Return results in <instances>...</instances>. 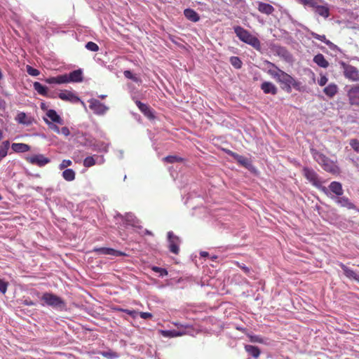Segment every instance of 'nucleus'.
Masks as SVG:
<instances>
[{
  "mask_svg": "<svg viewBox=\"0 0 359 359\" xmlns=\"http://www.w3.org/2000/svg\"><path fill=\"white\" fill-rule=\"evenodd\" d=\"M267 73L280 84L283 90L287 93L291 92L292 87L297 89L300 85L299 81H296L292 76L281 69L273 70L269 69Z\"/></svg>",
  "mask_w": 359,
  "mask_h": 359,
  "instance_id": "1",
  "label": "nucleus"
},
{
  "mask_svg": "<svg viewBox=\"0 0 359 359\" xmlns=\"http://www.w3.org/2000/svg\"><path fill=\"white\" fill-rule=\"evenodd\" d=\"M311 154L315 161L323 168V169L331 174L337 175L340 172L339 168L337 163L330 159L324 154L316 149H311Z\"/></svg>",
  "mask_w": 359,
  "mask_h": 359,
  "instance_id": "2",
  "label": "nucleus"
},
{
  "mask_svg": "<svg viewBox=\"0 0 359 359\" xmlns=\"http://www.w3.org/2000/svg\"><path fill=\"white\" fill-rule=\"evenodd\" d=\"M233 30L236 36L243 42L250 45L256 50H260L261 44L259 40L255 36L252 35L248 30L241 26H236Z\"/></svg>",
  "mask_w": 359,
  "mask_h": 359,
  "instance_id": "3",
  "label": "nucleus"
},
{
  "mask_svg": "<svg viewBox=\"0 0 359 359\" xmlns=\"http://www.w3.org/2000/svg\"><path fill=\"white\" fill-rule=\"evenodd\" d=\"M303 174L304 177L309 180L314 187L318 188L325 194H328V189L326 187L322 186L320 177L316 172L309 168H304Z\"/></svg>",
  "mask_w": 359,
  "mask_h": 359,
  "instance_id": "4",
  "label": "nucleus"
},
{
  "mask_svg": "<svg viewBox=\"0 0 359 359\" xmlns=\"http://www.w3.org/2000/svg\"><path fill=\"white\" fill-rule=\"evenodd\" d=\"M340 65L346 79L353 81H359V71L356 67L344 62H340Z\"/></svg>",
  "mask_w": 359,
  "mask_h": 359,
  "instance_id": "5",
  "label": "nucleus"
},
{
  "mask_svg": "<svg viewBox=\"0 0 359 359\" xmlns=\"http://www.w3.org/2000/svg\"><path fill=\"white\" fill-rule=\"evenodd\" d=\"M41 299L46 303V304L53 307L65 305L64 301L60 297L53 293L45 292L42 295Z\"/></svg>",
  "mask_w": 359,
  "mask_h": 359,
  "instance_id": "6",
  "label": "nucleus"
},
{
  "mask_svg": "<svg viewBox=\"0 0 359 359\" xmlns=\"http://www.w3.org/2000/svg\"><path fill=\"white\" fill-rule=\"evenodd\" d=\"M332 200L334 201L341 207L346 208L348 210H357L356 206L346 196H335L330 194L328 190V194H325Z\"/></svg>",
  "mask_w": 359,
  "mask_h": 359,
  "instance_id": "7",
  "label": "nucleus"
},
{
  "mask_svg": "<svg viewBox=\"0 0 359 359\" xmlns=\"http://www.w3.org/2000/svg\"><path fill=\"white\" fill-rule=\"evenodd\" d=\"M88 102L89 108L97 115L102 116L109 110L108 107L96 99H90Z\"/></svg>",
  "mask_w": 359,
  "mask_h": 359,
  "instance_id": "8",
  "label": "nucleus"
},
{
  "mask_svg": "<svg viewBox=\"0 0 359 359\" xmlns=\"http://www.w3.org/2000/svg\"><path fill=\"white\" fill-rule=\"evenodd\" d=\"M168 241L170 251L174 254H178L180 243V238L175 236L172 231H169L168 233Z\"/></svg>",
  "mask_w": 359,
  "mask_h": 359,
  "instance_id": "9",
  "label": "nucleus"
},
{
  "mask_svg": "<svg viewBox=\"0 0 359 359\" xmlns=\"http://www.w3.org/2000/svg\"><path fill=\"white\" fill-rule=\"evenodd\" d=\"M348 101L351 105H359V85H354L347 92Z\"/></svg>",
  "mask_w": 359,
  "mask_h": 359,
  "instance_id": "10",
  "label": "nucleus"
},
{
  "mask_svg": "<svg viewBox=\"0 0 359 359\" xmlns=\"http://www.w3.org/2000/svg\"><path fill=\"white\" fill-rule=\"evenodd\" d=\"M309 33L314 39L325 43L332 50L341 51L340 48L337 45L334 44L332 41L326 39L325 35H320L313 31H309Z\"/></svg>",
  "mask_w": 359,
  "mask_h": 359,
  "instance_id": "11",
  "label": "nucleus"
},
{
  "mask_svg": "<svg viewBox=\"0 0 359 359\" xmlns=\"http://www.w3.org/2000/svg\"><path fill=\"white\" fill-rule=\"evenodd\" d=\"M27 161L34 165L42 167L50 162V159L42 154L34 155L27 158Z\"/></svg>",
  "mask_w": 359,
  "mask_h": 359,
  "instance_id": "12",
  "label": "nucleus"
},
{
  "mask_svg": "<svg viewBox=\"0 0 359 359\" xmlns=\"http://www.w3.org/2000/svg\"><path fill=\"white\" fill-rule=\"evenodd\" d=\"M94 251L98 252L100 255H110V256H113V257H119V256L126 255V254L121 251H118V250H114L113 248H95L94 250Z\"/></svg>",
  "mask_w": 359,
  "mask_h": 359,
  "instance_id": "13",
  "label": "nucleus"
},
{
  "mask_svg": "<svg viewBox=\"0 0 359 359\" xmlns=\"http://www.w3.org/2000/svg\"><path fill=\"white\" fill-rule=\"evenodd\" d=\"M327 189L330 191L331 194L334 195L337 197L341 196L344 194L342 184L339 182H332Z\"/></svg>",
  "mask_w": 359,
  "mask_h": 359,
  "instance_id": "14",
  "label": "nucleus"
},
{
  "mask_svg": "<svg viewBox=\"0 0 359 359\" xmlns=\"http://www.w3.org/2000/svg\"><path fill=\"white\" fill-rule=\"evenodd\" d=\"M118 217H121L123 219L128 225H130L134 228L140 229L141 226L139 224L140 222L136 218V217L132 213H127L125 216H122L121 215H118Z\"/></svg>",
  "mask_w": 359,
  "mask_h": 359,
  "instance_id": "15",
  "label": "nucleus"
},
{
  "mask_svg": "<svg viewBox=\"0 0 359 359\" xmlns=\"http://www.w3.org/2000/svg\"><path fill=\"white\" fill-rule=\"evenodd\" d=\"M260 88L265 94L276 95L278 93L277 87L270 81L263 82Z\"/></svg>",
  "mask_w": 359,
  "mask_h": 359,
  "instance_id": "16",
  "label": "nucleus"
},
{
  "mask_svg": "<svg viewBox=\"0 0 359 359\" xmlns=\"http://www.w3.org/2000/svg\"><path fill=\"white\" fill-rule=\"evenodd\" d=\"M67 83L81 82L83 81L82 71L81 69L74 70L67 74Z\"/></svg>",
  "mask_w": 359,
  "mask_h": 359,
  "instance_id": "17",
  "label": "nucleus"
},
{
  "mask_svg": "<svg viewBox=\"0 0 359 359\" xmlns=\"http://www.w3.org/2000/svg\"><path fill=\"white\" fill-rule=\"evenodd\" d=\"M15 119L18 123L25 126H30L33 122V118L24 112L18 113Z\"/></svg>",
  "mask_w": 359,
  "mask_h": 359,
  "instance_id": "18",
  "label": "nucleus"
},
{
  "mask_svg": "<svg viewBox=\"0 0 359 359\" xmlns=\"http://www.w3.org/2000/svg\"><path fill=\"white\" fill-rule=\"evenodd\" d=\"M258 11L266 15H271L275 11L274 8L269 4L258 2Z\"/></svg>",
  "mask_w": 359,
  "mask_h": 359,
  "instance_id": "19",
  "label": "nucleus"
},
{
  "mask_svg": "<svg viewBox=\"0 0 359 359\" xmlns=\"http://www.w3.org/2000/svg\"><path fill=\"white\" fill-rule=\"evenodd\" d=\"M184 15L189 20L194 22H196L200 20L198 14L191 8H186L184 11Z\"/></svg>",
  "mask_w": 359,
  "mask_h": 359,
  "instance_id": "20",
  "label": "nucleus"
},
{
  "mask_svg": "<svg viewBox=\"0 0 359 359\" xmlns=\"http://www.w3.org/2000/svg\"><path fill=\"white\" fill-rule=\"evenodd\" d=\"M135 104L139 108V109L141 111V112H142L146 116L149 118H151L154 116L150 107L147 104H144L139 100H136Z\"/></svg>",
  "mask_w": 359,
  "mask_h": 359,
  "instance_id": "21",
  "label": "nucleus"
},
{
  "mask_svg": "<svg viewBox=\"0 0 359 359\" xmlns=\"http://www.w3.org/2000/svg\"><path fill=\"white\" fill-rule=\"evenodd\" d=\"M47 116L52 121V123H57L60 125H63L64 121L62 118L57 114L53 109H49L46 112Z\"/></svg>",
  "mask_w": 359,
  "mask_h": 359,
  "instance_id": "22",
  "label": "nucleus"
},
{
  "mask_svg": "<svg viewBox=\"0 0 359 359\" xmlns=\"http://www.w3.org/2000/svg\"><path fill=\"white\" fill-rule=\"evenodd\" d=\"M45 81L50 84L57 83H67V74L60 75L57 77H50L45 80Z\"/></svg>",
  "mask_w": 359,
  "mask_h": 359,
  "instance_id": "23",
  "label": "nucleus"
},
{
  "mask_svg": "<svg viewBox=\"0 0 359 359\" xmlns=\"http://www.w3.org/2000/svg\"><path fill=\"white\" fill-rule=\"evenodd\" d=\"M59 97L62 100L71 101L72 102H77L80 99L71 92H62L59 94Z\"/></svg>",
  "mask_w": 359,
  "mask_h": 359,
  "instance_id": "24",
  "label": "nucleus"
},
{
  "mask_svg": "<svg viewBox=\"0 0 359 359\" xmlns=\"http://www.w3.org/2000/svg\"><path fill=\"white\" fill-rule=\"evenodd\" d=\"M324 93L329 97H333L338 92V86L335 83H330L323 89Z\"/></svg>",
  "mask_w": 359,
  "mask_h": 359,
  "instance_id": "25",
  "label": "nucleus"
},
{
  "mask_svg": "<svg viewBox=\"0 0 359 359\" xmlns=\"http://www.w3.org/2000/svg\"><path fill=\"white\" fill-rule=\"evenodd\" d=\"M91 148L93 151L99 152H107L108 144L104 142L96 141L91 144Z\"/></svg>",
  "mask_w": 359,
  "mask_h": 359,
  "instance_id": "26",
  "label": "nucleus"
},
{
  "mask_svg": "<svg viewBox=\"0 0 359 359\" xmlns=\"http://www.w3.org/2000/svg\"><path fill=\"white\" fill-rule=\"evenodd\" d=\"M313 62L323 68H327L329 66V62L321 53L317 54L314 56Z\"/></svg>",
  "mask_w": 359,
  "mask_h": 359,
  "instance_id": "27",
  "label": "nucleus"
},
{
  "mask_svg": "<svg viewBox=\"0 0 359 359\" xmlns=\"http://www.w3.org/2000/svg\"><path fill=\"white\" fill-rule=\"evenodd\" d=\"M245 350L249 355L255 358H258L261 353V351L257 346L252 345H245Z\"/></svg>",
  "mask_w": 359,
  "mask_h": 359,
  "instance_id": "28",
  "label": "nucleus"
},
{
  "mask_svg": "<svg viewBox=\"0 0 359 359\" xmlns=\"http://www.w3.org/2000/svg\"><path fill=\"white\" fill-rule=\"evenodd\" d=\"M12 149L15 152H26L30 149V147L24 143H13L11 145Z\"/></svg>",
  "mask_w": 359,
  "mask_h": 359,
  "instance_id": "29",
  "label": "nucleus"
},
{
  "mask_svg": "<svg viewBox=\"0 0 359 359\" xmlns=\"http://www.w3.org/2000/svg\"><path fill=\"white\" fill-rule=\"evenodd\" d=\"M313 8H315V12L318 15H319L325 18H326L329 16L328 8H327L324 6H316V4H315V6Z\"/></svg>",
  "mask_w": 359,
  "mask_h": 359,
  "instance_id": "30",
  "label": "nucleus"
},
{
  "mask_svg": "<svg viewBox=\"0 0 359 359\" xmlns=\"http://www.w3.org/2000/svg\"><path fill=\"white\" fill-rule=\"evenodd\" d=\"M229 154L241 165L246 166L248 164V159L247 158L232 151H229Z\"/></svg>",
  "mask_w": 359,
  "mask_h": 359,
  "instance_id": "31",
  "label": "nucleus"
},
{
  "mask_svg": "<svg viewBox=\"0 0 359 359\" xmlns=\"http://www.w3.org/2000/svg\"><path fill=\"white\" fill-rule=\"evenodd\" d=\"M63 178L68 181L71 182L75 179V172L72 169H66L62 172Z\"/></svg>",
  "mask_w": 359,
  "mask_h": 359,
  "instance_id": "32",
  "label": "nucleus"
},
{
  "mask_svg": "<svg viewBox=\"0 0 359 359\" xmlns=\"http://www.w3.org/2000/svg\"><path fill=\"white\" fill-rule=\"evenodd\" d=\"M34 88L37 93L41 95H46L48 88L47 87L43 86L39 82H34L33 84Z\"/></svg>",
  "mask_w": 359,
  "mask_h": 359,
  "instance_id": "33",
  "label": "nucleus"
},
{
  "mask_svg": "<svg viewBox=\"0 0 359 359\" xmlns=\"http://www.w3.org/2000/svg\"><path fill=\"white\" fill-rule=\"evenodd\" d=\"M10 147V142L8 140L2 142L0 145V157L4 158L6 156L8 153V149Z\"/></svg>",
  "mask_w": 359,
  "mask_h": 359,
  "instance_id": "34",
  "label": "nucleus"
},
{
  "mask_svg": "<svg viewBox=\"0 0 359 359\" xmlns=\"http://www.w3.org/2000/svg\"><path fill=\"white\" fill-rule=\"evenodd\" d=\"M229 62L231 65L236 69H241L243 65L242 61L238 57L232 56L229 59Z\"/></svg>",
  "mask_w": 359,
  "mask_h": 359,
  "instance_id": "35",
  "label": "nucleus"
},
{
  "mask_svg": "<svg viewBox=\"0 0 359 359\" xmlns=\"http://www.w3.org/2000/svg\"><path fill=\"white\" fill-rule=\"evenodd\" d=\"M95 156H88L83 160V166L86 168H90L96 164Z\"/></svg>",
  "mask_w": 359,
  "mask_h": 359,
  "instance_id": "36",
  "label": "nucleus"
},
{
  "mask_svg": "<svg viewBox=\"0 0 359 359\" xmlns=\"http://www.w3.org/2000/svg\"><path fill=\"white\" fill-rule=\"evenodd\" d=\"M344 275L350 278L353 279L358 283H359V275L356 273L355 271H344Z\"/></svg>",
  "mask_w": 359,
  "mask_h": 359,
  "instance_id": "37",
  "label": "nucleus"
},
{
  "mask_svg": "<svg viewBox=\"0 0 359 359\" xmlns=\"http://www.w3.org/2000/svg\"><path fill=\"white\" fill-rule=\"evenodd\" d=\"M163 161L168 163H174L176 162L182 161V158L177 156H168L163 158Z\"/></svg>",
  "mask_w": 359,
  "mask_h": 359,
  "instance_id": "38",
  "label": "nucleus"
},
{
  "mask_svg": "<svg viewBox=\"0 0 359 359\" xmlns=\"http://www.w3.org/2000/svg\"><path fill=\"white\" fill-rule=\"evenodd\" d=\"M248 337L250 339V341L252 343H259V344L264 343L263 338L259 335L248 334Z\"/></svg>",
  "mask_w": 359,
  "mask_h": 359,
  "instance_id": "39",
  "label": "nucleus"
},
{
  "mask_svg": "<svg viewBox=\"0 0 359 359\" xmlns=\"http://www.w3.org/2000/svg\"><path fill=\"white\" fill-rule=\"evenodd\" d=\"M349 144L351 148L358 154H359V140L357 139H351Z\"/></svg>",
  "mask_w": 359,
  "mask_h": 359,
  "instance_id": "40",
  "label": "nucleus"
},
{
  "mask_svg": "<svg viewBox=\"0 0 359 359\" xmlns=\"http://www.w3.org/2000/svg\"><path fill=\"white\" fill-rule=\"evenodd\" d=\"M44 121L48 124L50 129H51L52 130H53L54 132H55L57 134L60 133V129L59 128V127L57 125H55L54 123H52L51 121H48L47 118H44Z\"/></svg>",
  "mask_w": 359,
  "mask_h": 359,
  "instance_id": "41",
  "label": "nucleus"
},
{
  "mask_svg": "<svg viewBox=\"0 0 359 359\" xmlns=\"http://www.w3.org/2000/svg\"><path fill=\"white\" fill-rule=\"evenodd\" d=\"M8 282L0 278V292L5 294L7 291Z\"/></svg>",
  "mask_w": 359,
  "mask_h": 359,
  "instance_id": "42",
  "label": "nucleus"
},
{
  "mask_svg": "<svg viewBox=\"0 0 359 359\" xmlns=\"http://www.w3.org/2000/svg\"><path fill=\"white\" fill-rule=\"evenodd\" d=\"M86 48L90 50V51H93V52H96L99 50V47L98 46L93 42V41H89L86 44Z\"/></svg>",
  "mask_w": 359,
  "mask_h": 359,
  "instance_id": "43",
  "label": "nucleus"
},
{
  "mask_svg": "<svg viewBox=\"0 0 359 359\" xmlns=\"http://www.w3.org/2000/svg\"><path fill=\"white\" fill-rule=\"evenodd\" d=\"M27 72L29 75L33 76H36L40 74V72L38 69L29 65L27 67Z\"/></svg>",
  "mask_w": 359,
  "mask_h": 359,
  "instance_id": "44",
  "label": "nucleus"
},
{
  "mask_svg": "<svg viewBox=\"0 0 359 359\" xmlns=\"http://www.w3.org/2000/svg\"><path fill=\"white\" fill-rule=\"evenodd\" d=\"M264 64L266 66V68L268 69L267 71L269 69H272L273 70H278V69H280L275 64L268 61V60H265L264 62Z\"/></svg>",
  "mask_w": 359,
  "mask_h": 359,
  "instance_id": "45",
  "label": "nucleus"
},
{
  "mask_svg": "<svg viewBox=\"0 0 359 359\" xmlns=\"http://www.w3.org/2000/svg\"><path fill=\"white\" fill-rule=\"evenodd\" d=\"M124 76L129 79H131L134 81H137V79L133 74V73L129 70H126L123 72Z\"/></svg>",
  "mask_w": 359,
  "mask_h": 359,
  "instance_id": "46",
  "label": "nucleus"
},
{
  "mask_svg": "<svg viewBox=\"0 0 359 359\" xmlns=\"http://www.w3.org/2000/svg\"><path fill=\"white\" fill-rule=\"evenodd\" d=\"M120 310L126 313L127 314H128L129 316H130L133 318H135L138 314V312L135 310H129V309H120Z\"/></svg>",
  "mask_w": 359,
  "mask_h": 359,
  "instance_id": "47",
  "label": "nucleus"
},
{
  "mask_svg": "<svg viewBox=\"0 0 359 359\" xmlns=\"http://www.w3.org/2000/svg\"><path fill=\"white\" fill-rule=\"evenodd\" d=\"M72 165V161L70 160H63L62 163L60 165V169H64L68 166H70Z\"/></svg>",
  "mask_w": 359,
  "mask_h": 359,
  "instance_id": "48",
  "label": "nucleus"
},
{
  "mask_svg": "<svg viewBox=\"0 0 359 359\" xmlns=\"http://www.w3.org/2000/svg\"><path fill=\"white\" fill-rule=\"evenodd\" d=\"M299 1L304 5H309L311 7H314L316 4L313 0H299Z\"/></svg>",
  "mask_w": 359,
  "mask_h": 359,
  "instance_id": "49",
  "label": "nucleus"
},
{
  "mask_svg": "<svg viewBox=\"0 0 359 359\" xmlns=\"http://www.w3.org/2000/svg\"><path fill=\"white\" fill-rule=\"evenodd\" d=\"M328 81V79L325 76H321L318 83L320 86H325Z\"/></svg>",
  "mask_w": 359,
  "mask_h": 359,
  "instance_id": "50",
  "label": "nucleus"
},
{
  "mask_svg": "<svg viewBox=\"0 0 359 359\" xmlns=\"http://www.w3.org/2000/svg\"><path fill=\"white\" fill-rule=\"evenodd\" d=\"M140 317L143 319H148L152 317V314L149 312H140L139 313Z\"/></svg>",
  "mask_w": 359,
  "mask_h": 359,
  "instance_id": "51",
  "label": "nucleus"
},
{
  "mask_svg": "<svg viewBox=\"0 0 359 359\" xmlns=\"http://www.w3.org/2000/svg\"><path fill=\"white\" fill-rule=\"evenodd\" d=\"M278 54L282 55L283 57H285V58H287L289 55L288 52L284 48H280Z\"/></svg>",
  "mask_w": 359,
  "mask_h": 359,
  "instance_id": "52",
  "label": "nucleus"
},
{
  "mask_svg": "<svg viewBox=\"0 0 359 359\" xmlns=\"http://www.w3.org/2000/svg\"><path fill=\"white\" fill-rule=\"evenodd\" d=\"M60 133L66 137L70 135L69 130L67 127H62L60 130Z\"/></svg>",
  "mask_w": 359,
  "mask_h": 359,
  "instance_id": "53",
  "label": "nucleus"
},
{
  "mask_svg": "<svg viewBox=\"0 0 359 359\" xmlns=\"http://www.w3.org/2000/svg\"><path fill=\"white\" fill-rule=\"evenodd\" d=\"M165 333L166 336L169 337H177L180 335V334L177 333L175 331H166Z\"/></svg>",
  "mask_w": 359,
  "mask_h": 359,
  "instance_id": "54",
  "label": "nucleus"
},
{
  "mask_svg": "<svg viewBox=\"0 0 359 359\" xmlns=\"http://www.w3.org/2000/svg\"><path fill=\"white\" fill-rule=\"evenodd\" d=\"M217 259V256H213V257H211V259L210 260V266L211 267L215 268V267L217 266L216 264H214L215 259Z\"/></svg>",
  "mask_w": 359,
  "mask_h": 359,
  "instance_id": "55",
  "label": "nucleus"
},
{
  "mask_svg": "<svg viewBox=\"0 0 359 359\" xmlns=\"http://www.w3.org/2000/svg\"><path fill=\"white\" fill-rule=\"evenodd\" d=\"M200 255H201V257L205 258V257H208L209 256V254L207 252L201 251L200 252Z\"/></svg>",
  "mask_w": 359,
  "mask_h": 359,
  "instance_id": "56",
  "label": "nucleus"
},
{
  "mask_svg": "<svg viewBox=\"0 0 359 359\" xmlns=\"http://www.w3.org/2000/svg\"><path fill=\"white\" fill-rule=\"evenodd\" d=\"M158 271L161 273L160 276H161L168 275V271H166V270Z\"/></svg>",
  "mask_w": 359,
  "mask_h": 359,
  "instance_id": "57",
  "label": "nucleus"
},
{
  "mask_svg": "<svg viewBox=\"0 0 359 359\" xmlns=\"http://www.w3.org/2000/svg\"><path fill=\"white\" fill-rule=\"evenodd\" d=\"M97 158H100V162L98 163L99 164H102L104 162V158L103 156H96Z\"/></svg>",
  "mask_w": 359,
  "mask_h": 359,
  "instance_id": "58",
  "label": "nucleus"
},
{
  "mask_svg": "<svg viewBox=\"0 0 359 359\" xmlns=\"http://www.w3.org/2000/svg\"><path fill=\"white\" fill-rule=\"evenodd\" d=\"M26 304L28 306H32V305H34V303L32 301H30V302L26 301Z\"/></svg>",
  "mask_w": 359,
  "mask_h": 359,
  "instance_id": "59",
  "label": "nucleus"
},
{
  "mask_svg": "<svg viewBox=\"0 0 359 359\" xmlns=\"http://www.w3.org/2000/svg\"><path fill=\"white\" fill-rule=\"evenodd\" d=\"M33 189H34L35 190H36V191H40L42 189V188H41V187H35V188H34V187H33Z\"/></svg>",
  "mask_w": 359,
  "mask_h": 359,
  "instance_id": "60",
  "label": "nucleus"
},
{
  "mask_svg": "<svg viewBox=\"0 0 359 359\" xmlns=\"http://www.w3.org/2000/svg\"><path fill=\"white\" fill-rule=\"evenodd\" d=\"M3 139V132L2 130L0 129V141Z\"/></svg>",
  "mask_w": 359,
  "mask_h": 359,
  "instance_id": "61",
  "label": "nucleus"
},
{
  "mask_svg": "<svg viewBox=\"0 0 359 359\" xmlns=\"http://www.w3.org/2000/svg\"><path fill=\"white\" fill-rule=\"evenodd\" d=\"M151 269L157 270V269H163L161 267H158V266H153Z\"/></svg>",
  "mask_w": 359,
  "mask_h": 359,
  "instance_id": "62",
  "label": "nucleus"
},
{
  "mask_svg": "<svg viewBox=\"0 0 359 359\" xmlns=\"http://www.w3.org/2000/svg\"><path fill=\"white\" fill-rule=\"evenodd\" d=\"M106 97H107V95H100V97L101 99H104Z\"/></svg>",
  "mask_w": 359,
  "mask_h": 359,
  "instance_id": "63",
  "label": "nucleus"
},
{
  "mask_svg": "<svg viewBox=\"0 0 359 359\" xmlns=\"http://www.w3.org/2000/svg\"><path fill=\"white\" fill-rule=\"evenodd\" d=\"M41 109H45V104L44 103H41Z\"/></svg>",
  "mask_w": 359,
  "mask_h": 359,
  "instance_id": "64",
  "label": "nucleus"
}]
</instances>
